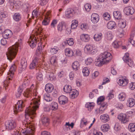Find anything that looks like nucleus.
I'll list each match as a JSON object with an SVG mask.
<instances>
[{
    "instance_id": "nucleus-35",
    "label": "nucleus",
    "mask_w": 135,
    "mask_h": 135,
    "mask_svg": "<svg viewBox=\"0 0 135 135\" xmlns=\"http://www.w3.org/2000/svg\"><path fill=\"white\" fill-rule=\"evenodd\" d=\"M65 25L63 22H60L57 25V30L58 32H61L64 29Z\"/></svg>"
},
{
    "instance_id": "nucleus-53",
    "label": "nucleus",
    "mask_w": 135,
    "mask_h": 135,
    "mask_svg": "<svg viewBox=\"0 0 135 135\" xmlns=\"http://www.w3.org/2000/svg\"><path fill=\"white\" fill-rule=\"evenodd\" d=\"M93 60L91 57H88L85 59V62L87 65H91L93 62Z\"/></svg>"
},
{
    "instance_id": "nucleus-30",
    "label": "nucleus",
    "mask_w": 135,
    "mask_h": 135,
    "mask_svg": "<svg viewBox=\"0 0 135 135\" xmlns=\"http://www.w3.org/2000/svg\"><path fill=\"white\" fill-rule=\"evenodd\" d=\"M73 11L72 9L71 8L68 9L65 12L66 17L68 18L72 17L74 15L72 12Z\"/></svg>"
},
{
    "instance_id": "nucleus-12",
    "label": "nucleus",
    "mask_w": 135,
    "mask_h": 135,
    "mask_svg": "<svg viewBox=\"0 0 135 135\" xmlns=\"http://www.w3.org/2000/svg\"><path fill=\"white\" fill-rule=\"evenodd\" d=\"M124 13L127 15L133 14L134 12V10L133 8L131 6H128L125 8L124 10Z\"/></svg>"
},
{
    "instance_id": "nucleus-17",
    "label": "nucleus",
    "mask_w": 135,
    "mask_h": 135,
    "mask_svg": "<svg viewBox=\"0 0 135 135\" xmlns=\"http://www.w3.org/2000/svg\"><path fill=\"white\" fill-rule=\"evenodd\" d=\"M58 100L59 103L61 104H64L68 102L67 98L64 95L60 96Z\"/></svg>"
},
{
    "instance_id": "nucleus-49",
    "label": "nucleus",
    "mask_w": 135,
    "mask_h": 135,
    "mask_svg": "<svg viewBox=\"0 0 135 135\" xmlns=\"http://www.w3.org/2000/svg\"><path fill=\"white\" fill-rule=\"evenodd\" d=\"M36 77L37 80L39 81H41L43 79V75L39 71L36 74Z\"/></svg>"
},
{
    "instance_id": "nucleus-37",
    "label": "nucleus",
    "mask_w": 135,
    "mask_h": 135,
    "mask_svg": "<svg viewBox=\"0 0 135 135\" xmlns=\"http://www.w3.org/2000/svg\"><path fill=\"white\" fill-rule=\"evenodd\" d=\"M128 129L131 132H134L135 131V123H129L128 126Z\"/></svg>"
},
{
    "instance_id": "nucleus-56",
    "label": "nucleus",
    "mask_w": 135,
    "mask_h": 135,
    "mask_svg": "<svg viewBox=\"0 0 135 135\" xmlns=\"http://www.w3.org/2000/svg\"><path fill=\"white\" fill-rule=\"evenodd\" d=\"M58 21V20L55 19H54L52 21L50 25V26L51 28H54L55 27Z\"/></svg>"
},
{
    "instance_id": "nucleus-9",
    "label": "nucleus",
    "mask_w": 135,
    "mask_h": 135,
    "mask_svg": "<svg viewBox=\"0 0 135 135\" xmlns=\"http://www.w3.org/2000/svg\"><path fill=\"white\" fill-rule=\"evenodd\" d=\"M34 36L33 35L30 36V38L27 41V43L32 48L35 47L37 40V39L35 38L33 40Z\"/></svg>"
},
{
    "instance_id": "nucleus-54",
    "label": "nucleus",
    "mask_w": 135,
    "mask_h": 135,
    "mask_svg": "<svg viewBox=\"0 0 135 135\" xmlns=\"http://www.w3.org/2000/svg\"><path fill=\"white\" fill-rule=\"evenodd\" d=\"M105 99V97L103 96H101L98 99L97 102L98 104H100L101 103L104 102L103 101Z\"/></svg>"
},
{
    "instance_id": "nucleus-13",
    "label": "nucleus",
    "mask_w": 135,
    "mask_h": 135,
    "mask_svg": "<svg viewBox=\"0 0 135 135\" xmlns=\"http://www.w3.org/2000/svg\"><path fill=\"white\" fill-rule=\"evenodd\" d=\"M91 21L93 23H97L99 20V15L96 13H93L91 16Z\"/></svg>"
},
{
    "instance_id": "nucleus-39",
    "label": "nucleus",
    "mask_w": 135,
    "mask_h": 135,
    "mask_svg": "<svg viewBox=\"0 0 135 135\" xmlns=\"http://www.w3.org/2000/svg\"><path fill=\"white\" fill-rule=\"evenodd\" d=\"M82 73L84 76H87L89 74L90 72L88 68L84 67L82 69Z\"/></svg>"
},
{
    "instance_id": "nucleus-55",
    "label": "nucleus",
    "mask_w": 135,
    "mask_h": 135,
    "mask_svg": "<svg viewBox=\"0 0 135 135\" xmlns=\"http://www.w3.org/2000/svg\"><path fill=\"white\" fill-rule=\"evenodd\" d=\"M21 2L18 1H17L15 4L13 6V7L15 9H18L21 6Z\"/></svg>"
},
{
    "instance_id": "nucleus-11",
    "label": "nucleus",
    "mask_w": 135,
    "mask_h": 135,
    "mask_svg": "<svg viewBox=\"0 0 135 135\" xmlns=\"http://www.w3.org/2000/svg\"><path fill=\"white\" fill-rule=\"evenodd\" d=\"M100 119L102 122L106 123L110 120V116L107 113L103 114L100 116Z\"/></svg>"
},
{
    "instance_id": "nucleus-48",
    "label": "nucleus",
    "mask_w": 135,
    "mask_h": 135,
    "mask_svg": "<svg viewBox=\"0 0 135 135\" xmlns=\"http://www.w3.org/2000/svg\"><path fill=\"white\" fill-rule=\"evenodd\" d=\"M91 6L90 4L86 3L84 6L85 11L86 12H88L90 11Z\"/></svg>"
},
{
    "instance_id": "nucleus-58",
    "label": "nucleus",
    "mask_w": 135,
    "mask_h": 135,
    "mask_svg": "<svg viewBox=\"0 0 135 135\" xmlns=\"http://www.w3.org/2000/svg\"><path fill=\"white\" fill-rule=\"evenodd\" d=\"M74 56H80L81 55V51L79 49H76L74 50Z\"/></svg>"
},
{
    "instance_id": "nucleus-10",
    "label": "nucleus",
    "mask_w": 135,
    "mask_h": 135,
    "mask_svg": "<svg viewBox=\"0 0 135 135\" xmlns=\"http://www.w3.org/2000/svg\"><path fill=\"white\" fill-rule=\"evenodd\" d=\"M117 118L119 121L121 122L122 123H125L129 121L128 119L126 117L125 114H120L117 116Z\"/></svg>"
},
{
    "instance_id": "nucleus-51",
    "label": "nucleus",
    "mask_w": 135,
    "mask_h": 135,
    "mask_svg": "<svg viewBox=\"0 0 135 135\" xmlns=\"http://www.w3.org/2000/svg\"><path fill=\"white\" fill-rule=\"evenodd\" d=\"M47 77L50 80L52 81L55 79V77L54 73H51L50 74H47L46 75Z\"/></svg>"
},
{
    "instance_id": "nucleus-47",
    "label": "nucleus",
    "mask_w": 135,
    "mask_h": 135,
    "mask_svg": "<svg viewBox=\"0 0 135 135\" xmlns=\"http://www.w3.org/2000/svg\"><path fill=\"white\" fill-rule=\"evenodd\" d=\"M13 18L15 21H19L21 19L20 15L18 13H16L13 15Z\"/></svg>"
},
{
    "instance_id": "nucleus-45",
    "label": "nucleus",
    "mask_w": 135,
    "mask_h": 135,
    "mask_svg": "<svg viewBox=\"0 0 135 135\" xmlns=\"http://www.w3.org/2000/svg\"><path fill=\"white\" fill-rule=\"evenodd\" d=\"M106 39L108 40H111L113 38V35L112 33L110 31L107 32L105 35Z\"/></svg>"
},
{
    "instance_id": "nucleus-19",
    "label": "nucleus",
    "mask_w": 135,
    "mask_h": 135,
    "mask_svg": "<svg viewBox=\"0 0 135 135\" xmlns=\"http://www.w3.org/2000/svg\"><path fill=\"white\" fill-rule=\"evenodd\" d=\"M69 94L70 97L73 99L76 97L79 94L78 91L75 89H72Z\"/></svg>"
},
{
    "instance_id": "nucleus-28",
    "label": "nucleus",
    "mask_w": 135,
    "mask_h": 135,
    "mask_svg": "<svg viewBox=\"0 0 135 135\" xmlns=\"http://www.w3.org/2000/svg\"><path fill=\"white\" fill-rule=\"evenodd\" d=\"M116 24L114 21H110L107 24V27L109 29H115L116 26Z\"/></svg>"
},
{
    "instance_id": "nucleus-26",
    "label": "nucleus",
    "mask_w": 135,
    "mask_h": 135,
    "mask_svg": "<svg viewBox=\"0 0 135 135\" xmlns=\"http://www.w3.org/2000/svg\"><path fill=\"white\" fill-rule=\"evenodd\" d=\"M106 109L104 108L100 107L99 108L95 109L94 113L96 115L99 114H103L104 112V111Z\"/></svg>"
},
{
    "instance_id": "nucleus-61",
    "label": "nucleus",
    "mask_w": 135,
    "mask_h": 135,
    "mask_svg": "<svg viewBox=\"0 0 135 135\" xmlns=\"http://www.w3.org/2000/svg\"><path fill=\"white\" fill-rule=\"evenodd\" d=\"M74 124L73 123H71L70 124L69 122H66L65 126H64V128L65 127H67L68 128V127H71V128H73Z\"/></svg>"
},
{
    "instance_id": "nucleus-31",
    "label": "nucleus",
    "mask_w": 135,
    "mask_h": 135,
    "mask_svg": "<svg viewBox=\"0 0 135 135\" xmlns=\"http://www.w3.org/2000/svg\"><path fill=\"white\" fill-rule=\"evenodd\" d=\"M25 58L22 59L21 61V66L19 68V72L21 73L23 70V69L25 70L24 69L25 68Z\"/></svg>"
},
{
    "instance_id": "nucleus-16",
    "label": "nucleus",
    "mask_w": 135,
    "mask_h": 135,
    "mask_svg": "<svg viewBox=\"0 0 135 135\" xmlns=\"http://www.w3.org/2000/svg\"><path fill=\"white\" fill-rule=\"evenodd\" d=\"M135 104V100L133 98H128L126 104L127 107H132Z\"/></svg>"
},
{
    "instance_id": "nucleus-25",
    "label": "nucleus",
    "mask_w": 135,
    "mask_h": 135,
    "mask_svg": "<svg viewBox=\"0 0 135 135\" xmlns=\"http://www.w3.org/2000/svg\"><path fill=\"white\" fill-rule=\"evenodd\" d=\"M59 48L56 46H52L50 49V53L52 55L56 54L59 51Z\"/></svg>"
},
{
    "instance_id": "nucleus-32",
    "label": "nucleus",
    "mask_w": 135,
    "mask_h": 135,
    "mask_svg": "<svg viewBox=\"0 0 135 135\" xmlns=\"http://www.w3.org/2000/svg\"><path fill=\"white\" fill-rule=\"evenodd\" d=\"M126 26V21L125 19L120 20L119 21L118 26L121 28H124Z\"/></svg>"
},
{
    "instance_id": "nucleus-24",
    "label": "nucleus",
    "mask_w": 135,
    "mask_h": 135,
    "mask_svg": "<svg viewBox=\"0 0 135 135\" xmlns=\"http://www.w3.org/2000/svg\"><path fill=\"white\" fill-rule=\"evenodd\" d=\"M110 129L109 125L106 123L103 124L101 126L100 129L102 131L104 132H107Z\"/></svg>"
},
{
    "instance_id": "nucleus-3",
    "label": "nucleus",
    "mask_w": 135,
    "mask_h": 135,
    "mask_svg": "<svg viewBox=\"0 0 135 135\" xmlns=\"http://www.w3.org/2000/svg\"><path fill=\"white\" fill-rule=\"evenodd\" d=\"M21 43L16 42L14 45L8 48L6 55L8 60L11 61L15 57L18 48H21Z\"/></svg>"
},
{
    "instance_id": "nucleus-29",
    "label": "nucleus",
    "mask_w": 135,
    "mask_h": 135,
    "mask_svg": "<svg viewBox=\"0 0 135 135\" xmlns=\"http://www.w3.org/2000/svg\"><path fill=\"white\" fill-rule=\"evenodd\" d=\"M89 123L87 119L83 118H82L80 120V127L82 128L84 126L87 125Z\"/></svg>"
},
{
    "instance_id": "nucleus-4",
    "label": "nucleus",
    "mask_w": 135,
    "mask_h": 135,
    "mask_svg": "<svg viewBox=\"0 0 135 135\" xmlns=\"http://www.w3.org/2000/svg\"><path fill=\"white\" fill-rule=\"evenodd\" d=\"M84 51L85 53L94 55L98 51L97 47L93 44L86 45L84 48Z\"/></svg>"
},
{
    "instance_id": "nucleus-38",
    "label": "nucleus",
    "mask_w": 135,
    "mask_h": 135,
    "mask_svg": "<svg viewBox=\"0 0 135 135\" xmlns=\"http://www.w3.org/2000/svg\"><path fill=\"white\" fill-rule=\"evenodd\" d=\"M16 66L15 65H12L11 67L10 68L9 71L10 72V74H8V75L10 74V76L11 78H12L14 74V72L15 71L16 69Z\"/></svg>"
},
{
    "instance_id": "nucleus-42",
    "label": "nucleus",
    "mask_w": 135,
    "mask_h": 135,
    "mask_svg": "<svg viewBox=\"0 0 135 135\" xmlns=\"http://www.w3.org/2000/svg\"><path fill=\"white\" fill-rule=\"evenodd\" d=\"M113 15L115 19H119L121 17V13L118 11H115L113 12Z\"/></svg>"
},
{
    "instance_id": "nucleus-59",
    "label": "nucleus",
    "mask_w": 135,
    "mask_h": 135,
    "mask_svg": "<svg viewBox=\"0 0 135 135\" xmlns=\"http://www.w3.org/2000/svg\"><path fill=\"white\" fill-rule=\"evenodd\" d=\"M123 60L125 62H126L129 60V54L128 53H126L123 57Z\"/></svg>"
},
{
    "instance_id": "nucleus-27",
    "label": "nucleus",
    "mask_w": 135,
    "mask_h": 135,
    "mask_svg": "<svg viewBox=\"0 0 135 135\" xmlns=\"http://www.w3.org/2000/svg\"><path fill=\"white\" fill-rule=\"evenodd\" d=\"M80 65V63L78 61H75L73 63L72 66L74 70L77 71L79 69Z\"/></svg>"
},
{
    "instance_id": "nucleus-15",
    "label": "nucleus",
    "mask_w": 135,
    "mask_h": 135,
    "mask_svg": "<svg viewBox=\"0 0 135 135\" xmlns=\"http://www.w3.org/2000/svg\"><path fill=\"white\" fill-rule=\"evenodd\" d=\"M54 87L53 85L51 83L47 84L45 85V90L47 93H50L53 90Z\"/></svg>"
},
{
    "instance_id": "nucleus-41",
    "label": "nucleus",
    "mask_w": 135,
    "mask_h": 135,
    "mask_svg": "<svg viewBox=\"0 0 135 135\" xmlns=\"http://www.w3.org/2000/svg\"><path fill=\"white\" fill-rule=\"evenodd\" d=\"M50 64L53 66H55L57 65V59L56 57L52 56L50 58Z\"/></svg>"
},
{
    "instance_id": "nucleus-2",
    "label": "nucleus",
    "mask_w": 135,
    "mask_h": 135,
    "mask_svg": "<svg viewBox=\"0 0 135 135\" xmlns=\"http://www.w3.org/2000/svg\"><path fill=\"white\" fill-rule=\"evenodd\" d=\"M112 58V55L110 52L106 51L103 52L101 53L95 60V64L97 66H101L109 63Z\"/></svg>"
},
{
    "instance_id": "nucleus-36",
    "label": "nucleus",
    "mask_w": 135,
    "mask_h": 135,
    "mask_svg": "<svg viewBox=\"0 0 135 135\" xmlns=\"http://www.w3.org/2000/svg\"><path fill=\"white\" fill-rule=\"evenodd\" d=\"M122 42L118 40L114 41L112 43V46L115 48H118L122 45Z\"/></svg>"
},
{
    "instance_id": "nucleus-20",
    "label": "nucleus",
    "mask_w": 135,
    "mask_h": 135,
    "mask_svg": "<svg viewBox=\"0 0 135 135\" xmlns=\"http://www.w3.org/2000/svg\"><path fill=\"white\" fill-rule=\"evenodd\" d=\"M103 37V34L102 33H98L94 35L93 38L94 41L96 42H100L101 41Z\"/></svg>"
},
{
    "instance_id": "nucleus-22",
    "label": "nucleus",
    "mask_w": 135,
    "mask_h": 135,
    "mask_svg": "<svg viewBox=\"0 0 135 135\" xmlns=\"http://www.w3.org/2000/svg\"><path fill=\"white\" fill-rule=\"evenodd\" d=\"M12 34V32L10 30H7L3 33V36L4 38L8 39L11 37Z\"/></svg>"
},
{
    "instance_id": "nucleus-44",
    "label": "nucleus",
    "mask_w": 135,
    "mask_h": 135,
    "mask_svg": "<svg viewBox=\"0 0 135 135\" xmlns=\"http://www.w3.org/2000/svg\"><path fill=\"white\" fill-rule=\"evenodd\" d=\"M71 25V28L72 29H74L76 28L78 25V21L75 20H74L72 21Z\"/></svg>"
},
{
    "instance_id": "nucleus-43",
    "label": "nucleus",
    "mask_w": 135,
    "mask_h": 135,
    "mask_svg": "<svg viewBox=\"0 0 135 135\" xmlns=\"http://www.w3.org/2000/svg\"><path fill=\"white\" fill-rule=\"evenodd\" d=\"M72 90L71 86L68 85H65L64 88V90L66 93H69Z\"/></svg>"
},
{
    "instance_id": "nucleus-33",
    "label": "nucleus",
    "mask_w": 135,
    "mask_h": 135,
    "mask_svg": "<svg viewBox=\"0 0 135 135\" xmlns=\"http://www.w3.org/2000/svg\"><path fill=\"white\" fill-rule=\"evenodd\" d=\"M126 97V94L124 92H122L119 93L118 96V98L119 100L121 101L124 100Z\"/></svg>"
},
{
    "instance_id": "nucleus-40",
    "label": "nucleus",
    "mask_w": 135,
    "mask_h": 135,
    "mask_svg": "<svg viewBox=\"0 0 135 135\" xmlns=\"http://www.w3.org/2000/svg\"><path fill=\"white\" fill-rule=\"evenodd\" d=\"M23 86L22 85L20 86L18 88L16 94L17 98L20 97L21 94L22 92L23 89Z\"/></svg>"
},
{
    "instance_id": "nucleus-8",
    "label": "nucleus",
    "mask_w": 135,
    "mask_h": 135,
    "mask_svg": "<svg viewBox=\"0 0 135 135\" xmlns=\"http://www.w3.org/2000/svg\"><path fill=\"white\" fill-rule=\"evenodd\" d=\"M50 13V11H48L46 13V15L45 16V18L42 22L43 25L47 26L49 24L51 17Z\"/></svg>"
},
{
    "instance_id": "nucleus-52",
    "label": "nucleus",
    "mask_w": 135,
    "mask_h": 135,
    "mask_svg": "<svg viewBox=\"0 0 135 135\" xmlns=\"http://www.w3.org/2000/svg\"><path fill=\"white\" fill-rule=\"evenodd\" d=\"M114 91L113 90L110 91L107 97L110 100L113 98L114 97Z\"/></svg>"
},
{
    "instance_id": "nucleus-1",
    "label": "nucleus",
    "mask_w": 135,
    "mask_h": 135,
    "mask_svg": "<svg viewBox=\"0 0 135 135\" xmlns=\"http://www.w3.org/2000/svg\"><path fill=\"white\" fill-rule=\"evenodd\" d=\"M40 104V101H31L30 105L26 109V120L27 119H31L32 118L30 117L31 115L33 117L36 114L35 111L38 107ZM26 135H33L35 128L32 123L30 121H26Z\"/></svg>"
},
{
    "instance_id": "nucleus-5",
    "label": "nucleus",
    "mask_w": 135,
    "mask_h": 135,
    "mask_svg": "<svg viewBox=\"0 0 135 135\" xmlns=\"http://www.w3.org/2000/svg\"><path fill=\"white\" fill-rule=\"evenodd\" d=\"M25 107L22 101H18L16 104L14 106L13 110L14 112L16 114L17 113L22 110L23 108Z\"/></svg>"
},
{
    "instance_id": "nucleus-14",
    "label": "nucleus",
    "mask_w": 135,
    "mask_h": 135,
    "mask_svg": "<svg viewBox=\"0 0 135 135\" xmlns=\"http://www.w3.org/2000/svg\"><path fill=\"white\" fill-rule=\"evenodd\" d=\"M40 62V60L39 58H38L37 57H35L30 65V69H32L35 68L36 66H37L38 65H39L38 64Z\"/></svg>"
},
{
    "instance_id": "nucleus-50",
    "label": "nucleus",
    "mask_w": 135,
    "mask_h": 135,
    "mask_svg": "<svg viewBox=\"0 0 135 135\" xmlns=\"http://www.w3.org/2000/svg\"><path fill=\"white\" fill-rule=\"evenodd\" d=\"M44 99L47 102H50L52 100V98L49 94H45L44 95Z\"/></svg>"
},
{
    "instance_id": "nucleus-7",
    "label": "nucleus",
    "mask_w": 135,
    "mask_h": 135,
    "mask_svg": "<svg viewBox=\"0 0 135 135\" xmlns=\"http://www.w3.org/2000/svg\"><path fill=\"white\" fill-rule=\"evenodd\" d=\"M6 129L8 130L13 129L16 127V122L13 120H9L6 122L5 123Z\"/></svg>"
},
{
    "instance_id": "nucleus-34",
    "label": "nucleus",
    "mask_w": 135,
    "mask_h": 135,
    "mask_svg": "<svg viewBox=\"0 0 135 135\" xmlns=\"http://www.w3.org/2000/svg\"><path fill=\"white\" fill-rule=\"evenodd\" d=\"M95 106V104L93 102H88L85 105V107L88 108L89 110L91 111Z\"/></svg>"
},
{
    "instance_id": "nucleus-23",
    "label": "nucleus",
    "mask_w": 135,
    "mask_h": 135,
    "mask_svg": "<svg viewBox=\"0 0 135 135\" xmlns=\"http://www.w3.org/2000/svg\"><path fill=\"white\" fill-rule=\"evenodd\" d=\"M65 55L67 56L71 57L74 56V52L70 48H68L65 50Z\"/></svg>"
},
{
    "instance_id": "nucleus-18",
    "label": "nucleus",
    "mask_w": 135,
    "mask_h": 135,
    "mask_svg": "<svg viewBox=\"0 0 135 135\" xmlns=\"http://www.w3.org/2000/svg\"><path fill=\"white\" fill-rule=\"evenodd\" d=\"M80 38L82 41L85 42H88L90 40L89 36L88 34H81L80 36Z\"/></svg>"
},
{
    "instance_id": "nucleus-57",
    "label": "nucleus",
    "mask_w": 135,
    "mask_h": 135,
    "mask_svg": "<svg viewBox=\"0 0 135 135\" xmlns=\"http://www.w3.org/2000/svg\"><path fill=\"white\" fill-rule=\"evenodd\" d=\"M67 44L70 46L73 45L74 44V40L72 38H70L67 40Z\"/></svg>"
},
{
    "instance_id": "nucleus-46",
    "label": "nucleus",
    "mask_w": 135,
    "mask_h": 135,
    "mask_svg": "<svg viewBox=\"0 0 135 135\" xmlns=\"http://www.w3.org/2000/svg\"><path fill=\"white\" fill-rule=\"evenodd\" d=\"M42 122L43 125L47 126L49 123V119L47 118L44 117H42Z\"/></svg>"
},
{
    "instance_id": "nucleus-21",
    "label": "nucleus",
    "mask_w": 135,
    "mask_h": 135,
    "mask_svg": "<svg viewBox=\"0 0 135 135\" xmlns=\"http://www.w3.org/2000/svg\"><path fill=\"white\" fill-rule=\"evenodd\" d=\"M58 105L57 103L55 102H52L50 104L49 108L47 111H49V109L52 110H55L58 108Z\"/></svg>"
},
{
    "instance_id": "nucleus-60",
    "label": "nucleus",
    "mask_w": 135,
    "mask_h": 135,
    "mask_svg": "<svg viewBox=\"0 0 135 135\" xmlns=\"http://www.w3.org/2000/svg\"><path fill=\"white\" fill-rule=\"evenodd\" d=\"M121 128L120 125L119 123H116L114 126V129L116 131H119Z\"/></svg>"
},
{
    "instance_id": "nucleus-64",
    "label": "nucleus",
    "mask_w": 135,
    "mask_h": 135,
    "mask_svg": "<svg viewBox=\"0 0 135 135\" xmlns=\"http://www.w3.org/2000/svg\"><path fill=\"white\" fill-rule=\"evenodd\" d=\"M103 16L104 19L106 20H109L110 18V15L107 13H105L104 14Z\"/></svg>"
},
{
    "instance_id": "nucleus-62",
    "label": "nucleus",
    "mask_w": 135,
    "mask_h": 135,
    "mask_svg": "<svg viewBox=\"0 0 135 135\" xmlns=\"http://www.w3.org/2000/svg\"><path fill=\"white\" fill-rule=\"evenodd\" d=\"M88 25L86 23H82L80 25V28L82 30H85L88 28Z\"/></svg>"
},
{
    "instance_id": "nucleus-63",
    "label": "nucleus",
    "mask_w": 135,
    "mask_h": 135,
    "mask_svg": "<svg viewBox=\"0 0 135 135\" xmlns=\"http://www.w3.org/2000/svg\"><path fill=\"white\" fill-rule=\"evenodd\" d=\"M32 15L33 17H37L39 15V13L37 10H34L32 12Z\"/></svg>"
},
{
    "instance_id": "nucleus-6",
    "label": "nucleus",
    "mask_w": 135,
    "mask_h": 135,
    "mask_svg": "<svg viewBox=\"0 0 135 135\" xmlns=\"http://www.w3.org/2000/svg\"><path fill=\"white\" fill-rule=\"evenodd\" d=\"M129 80L127 77L125 76L119 77L117 81L118 84L120 86H125L127 85Z\"/></svg>"
}]
</instances>
